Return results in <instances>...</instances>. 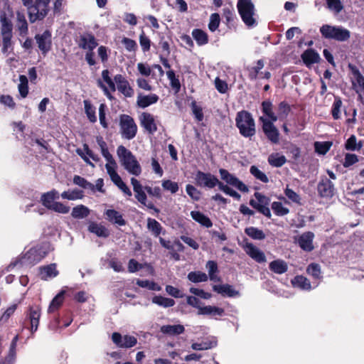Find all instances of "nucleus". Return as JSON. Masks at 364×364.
<instances>
[{"label":"nucleus","mask_w":364,"mask_h":364,"mask_svg":"<svg viewBox=\"0 0 364 364\" xmlns=\"http://www.w3.org/2000/svg\"><path fill=\"white\" fill-rule=\"evenodd\" d=\"M53 250L49 242H42L31 247L25 255L11 262L7 267L11 270L18 264L33 266L42 260Z\"/></svg>","instance_id":"obj_1"},{"label":"nucleus","mask_w":364,"mask_h":364,"mask_svg":"<svg viewBox=\"0 0 364 364\" xmlns=\"http://www.w3.org/2000/svg\"><path fill=\"white\" fill-rule=\"evenodd\" d=\"M194 179L196 184L198 186L213 188L218 186L220 191L232 197L235 200H240L241 198L240 194L228 186L225 185L223 182L220 181L215 176L210 173H204L201 171H198L195 174Z\"/></svg>","instance_id":"obj_2"},{"label":"nucleus","mask_w":364,"mask_h":364,"mask_svg":"<svg viewBox=\"0 0 364 364\" xmlns=\"http://www.w3.org/2000/svg\"><path fill=\"white\" fill-rule=\"evenodd\" d=\"M235 124L240 134L245 138H251L256 134L255 119L250 112L242 110L237 113Z\"/></svg>","instance_id":"obj_3"},{"label":"nucleus","mask_w":364,"mask_h":364,"mask_svg":"<svg viewBox=\"0 0 364 364\" xmlns=\"http://www.w3.org/2000/svg\"><path fill=\"white\" fill-rule=\"evenodd\" d=\"M117 154L123 167L131 174L139 176L141 167L132 152L123 145L117 147Z\"/></svg>","instance_id":"obj_4"},{"label":"nucleus","mask_w":364,"mask_h":364,"mask_svg":"<svg viewBox=\"0 0 364 364\" xmlns=\"http://www.w3.org/2000/svg\"><path fill=\"white\" fill-rule=\"evenodd\" d=\"M321 36L325 39H333L337 41H346L350 37V32L341 26L323 24L320 28Z\"/></svg>","instance_id":"obj_5"},{"label":"nucleus","mask_w":364,"mask_h":364,"mask_svg":"<svg viewBox=\"0 0 364 364\" xmlns=\"http://www.w3.org/2000/svg\"><path fill=\"white\" fill-rule=\"evenodd\" d=\"M0 22L1 35L2 36L1 52L6 53L9 48H12L13 23L11 20L7 17L6 13L1 14Z\"/></svg>","instance_id":"obj_6"},{"label":"nucleus","mask_w":364,"mask_h":364,"mask_svg":"<svg viewBox=\"0 0 364 364\" xmlns=\"http://www.w3.org/2000/svg\"><path fill=\"white\" fill-rule=\"evenodd\" d=\"M237 9L244 23L252 27L256 25V20L254 18L255 8L252 0H237Z\"/></svg>","instance_id":"obj_7"},{"label":"nucleus","mask_w":364,"mask_h":364,"mask_svg":"<svg viewBox=\"0 0 364 364\" xmlns=\"http://www.w3.org/2000/svg\"><path fill=\"white\" fill-rule=\"evenodd\" d=\"M119 125L123 138L131 140L136 136L138 128L132 117L126 114H121Z\"/></svg>","instance_id":"obj_8"},{"label":"nucleus","mask_w":364,"mask_h":364,"mask_svg":"<svg viewBox=\"0 0 364 364\" xmlns=\"http://www.w3.org/2000/svg\"><path fill=\"white\" fill-rule=\"evenodd\" d=\"M259 120L262 122V129L267 139L272 144H279L280 133L279 129L274 124V122L270 121L264 117H260Z\"/></svg>","instance_id":"obj_9"},{"label":"nucleus","mask_w":364,"mask_h":364,"mask_svg":"<svg viewBox=\"0 0 364 364\" xmlns=\"http://www.w3.org/2000/svg\"><path fill=\"white\" fill-rule=\"evenodd\" d=\"M254 196L257 200L251 199L250 200V205L266 217L270 218L271 212L268 207L270 202L269 198L259 192H255Z\"/></svg>","instance_id":"obj_10"},{"label":"nucleus","mask_w":364,"mask_h":364,"mask_svg":"<svg viewBox=\"0 0 364 364\" xmlns=\"http://www.w3.org/2000/svg\"><path fill=\"white\" fill-rule=\"evenodd\" d=\"M50 0H36L35 4L32 6V10L29 13L31 22L33 23L36 20L43 19L49 11Z\"/></svg>","instance_id":"obj_11"},{"label":"nucleus","mask_w":364,"mask_h":364,"mask_svg":"<svg viewBox=\"0 0 364 364\" xmlns=\"http://www.w3.org/2000/svg\"><path fill=\"white\" fill-rule=\"evenodd\" d=\"M219 173L220 178L227 183V186H232L243 193H247L249 191L248 187L237 176L230 173L228 170L225 168H220Z\"/></svg>","instance_id":"obj_12"},{"label":"nucleus","mask_w":364,"mask_h":364,"mask_svg":"<svg viewBox=\"0 0 364 364\" xmlns=\"http://www.w3.org/2000/svg\"><path fill=\"white\" fill-rule=\"evenodd\" d=\"M35 39L38 49L42 55L46 56L52 48V36L48 30H46L41 34H36Z\"/></svg>","instance_id":"obj_13"},{"label":"nucleus","mask_w":364,"mask_h":364,"mask_svg":"<svg viewBox=\"0 0 364 364\" xmlns=\"http://www.w3.org/2000/svg\"><path fill=\"white\" fill-rule=\"evenodd\" d=\"M113 343L119 348H130L137 343L136 337L130 335L122 336L119 333L114 332L112 335Z\"/></svg>","instance_id":"obj_14"},{"label":"nucleus","mask_w":364,"mask_h":364,"mask_svg":"<svg viewBox=\"0 0 364 364\" xmlns=\"http://www.w3.org/2000/svg\"><path fill=\"white\" fill-rule=\"evenodd\" d=\"M317 191L322 198H332L335 192L334 184L329 178L322 177L318 183Z\"/></svg>","instance_id":"obj_15"},{"label":"nucleus","mask_w":364,"mask_h":364,"mask_svg":"<svg viewBox=\"0 0 364 364\" xmlns=\"http://www.w3.org/2000/svg\"><path fill=\"white\" fill-rule=\"evenodd\" d=\"M243 242V248L247 255H248L252 259L258 263H264L266 262V257L264 253L258 247L255 246L252 243L248 242L245 239Z\"/></svg>","instance_id":"obj_16"},{"label":"nucleus","mask_w":364,"mask_h":364,"mask_svg":"<svg viewBox=\"0 0 364 364\" xmlns=\"http://www.w3.org/2000/svg\"><path fill=\"white\" fill-rule=\"evenodd\" d=\"M114 80L117 86V90L125 97H132L134 94V89L130 86L128 80L121 74L114 77Z\"/></svg>","instance_id":"obj_17"},{"label":"nucleus","mask_w":364,"mask_h":364,"mask_svg":"<svg viewBox=\"0 0 364 364\" xmlns=\"http://www.w3.org/2000/svg\"><path fill=\"white\" fill-rule=\"evenodd\" d=\"M77 45L82 49L92 51L98 46V43L95 36L87 32L80 36Z\"/></svg>","instance_id":"obj_18"},{"label":"nucleus","mask_w":364,"mask_h":364,"mask_svg":"<svg viewBox=\"0 0 364 364\" xmlns=\"http://www.w3.org/2000/svg\"><path fill=\"white\" fill-rule=\"evenodd\" d=\"M139 119L141 126L149 134H154L157 131V126L155 123L154 117L151 114L143 112Z\"/></svg>","instance_id":"obj_19"},{"label":"nucleus","mask_w":364,"mask_h":364,"mask_svg":"<svg viewBox=\"0 0 364 364\" xmlns=\"http://www.w3.org/2000/svg\"><path fill=\"white\" fill-rule=\"evenodd\" d=\"M314 233L310 231L303 233L299 237L297 240L299 247L306 252L312 251L314 250Z\"/></svg>","instance_id":"obj_20"},{"label":"nucleus","mask_w":364,"mask_h":364,"mask_svg":"<svg viewBox=\"0 0 364 364\" xmlns=\"http://www.w3.org/2000/svg\"><path fill=\"white\" fill-rule=\"evenodd\" d=\"M214 291L221 294L223 296L235 297L240 296V292L230 284H218L213 287Z\"/></svg>","instance_id":"obj_21"},{"label":"nucleus","mask_w":364,"mask_h":364,"mask_svg":"<svg viewBox=\"0 0 364 364\" xmlns=\"http://www.w3.org/2000/svg\"><path fill=\"white\" fill-rule=\"evenodd\" d=\"M59 272L56 269V264L52 263L48 265L39 267V274L41 279L47 280L49 278H54L58 275Z\"/></svg>","instance_id":"obj_22"},{"label":"nucleus","mask_w":364,"mask_h":364,"mask_svg":"<svg viewBox=\"0 0 364 364\" xmlns=\"http://www.w3.org/2000/svg\"><path fill=\"white\" fill-rule=\"evenodd\" d=\"M59 198L58 191L55 189L44 193L41 195V202L43 206L50 210L55 200Z\"/></svg>","instance_id":"obj_23"},{"label":"nucleus","mask_w":364,"mask_h":364,"mask_svg":"<svg viewBox=\"0 0 364 364\" xmlns=\"http://www.w3.org/2000/svg\"><path fill=\"white\" fill-rule=\"evenodd\" d=\"M27 316L30 320L31 332L33 333L37 331L38 327L41 316L40 308L38 306L31 307Z\"/></svg>","instance_id":"obj_24"},{"label":"nucleus","mask_w":364,"mask_h":364,"mask_svg":"<svg viewBox=\"0 0 364 364\" xmlns=\"http://www.w3.org/2000/svg\"><path fill=\"white\" fill-rule=\"evenodd\" d=\"M159 97L156 94H150L147 95H143L139 94L137 97V105L141 108H146L153 104L158 102Z\"/></svg>","instance_id":"obj_25"},{"label":"nucleus","mask_w":364,"mask_h":364,"mask_svg":"<svg viewBox=\"0 0 364 364\" xmlns=\"http://www.w3.org/2000/svg\"><path fill=\"white\" fill-rule=\"evenodd\" d=\"M301 59L306 66L318 63L320 60L319 54L314 49L309 48L301 54Z\"/></svg>","instance_id":"obj_26"},{"label":"nucleus","mask_w":364,"mask_h":364,"mask_svg":"<svg viewBox=\"0 0 364 364\" xmlns=\"http://www.w3.org/2000/svg\"><path fill=\"white\" fill-rule=\"evenodd\" d=\"M131 183L133 186V190L135 192V197L139 203L146 205V195L143 191L142 186L135 178H131Z\"/></svg>","instance_id":"obj_27"},{"label":"nucleus","mask_w":364,"mask_h":364,"mask_svg":"<svg viewBox=\"0 0 364 364\" xmlns=\"http://www.w3.org/2000/svg\"><path fill=\"white\" fill-rule=\"evenodd\" d=\"M105 214L107 219L114 224L122 226L126 223L122 214L114 209H108L106 210Z\"/></svg>","instance_id":"obj_28"},{"label":"nucleus","mask_w":364,"mask_h":364,"mask_svg":"<svg viewBox=\"0 0 364 364\" xmlns=\"http://www.w3.org/2000/svg\"><path fill=\"white\" fill-rule=\"evenodd\" d=\"M225 311L223 308L215 306H205L199 308L198 314L206 315L210 316H223Z\"/></svg>","instance_id":"obj_29"},{"label":"nucleus","mask_w":364,"mask_h":364,"mask_svg":"<svg viewBox=\"0 0 364 364\" xmlns=\"http://www.w3.org/2000/svg\"><path fill=\"white\" fill-rule=\"evenodd\" d=\"M185 328L183 325H164L161 327V332L169 336H178L183 333Z\"/></svg>","instance_id":"obj_30"},{"label":"nucleus","mask_w":364,"mask_h":364,"mask_svg":"<svg viewBox=\"0 0 364 364\" xmlns=\"http://www.w3.org/2000/svg\"><path fill=\"white\" fill-rule=\"evenodd\" d=\"M291 284L294 287H297L302 290H310L311 289L309 280L302 275L294 277L291 280Z\"/></svg>","instance_id":"obj_31"},{"label":"nucleus","mask_w":364,"mask_h":364,"mask_svg":"<svg viewBox=\"0 0 364 364\" xmlns=\"http://www.w3.org/2000/svg\"><path fill=\"white\" fill-rule=\"evenodd\" d=\"M191 215L195 221L198 222L202 226L205 228L212 227L213 224L210 219L203 213L200 211H191Z\"/></svg>","instance_id":"obj_32"},{"label":"nucleus","mask_w":364,"mask_h":364,"mask_svg":"<svg viewBox=\"0 0 364 364\" xmlns=\"http://www.w3.org/2000/svg\"><path fill=\"white\" fill-rule=\"evenodd\" d=\"M192 36L199 46L207 44L209 41L207 33L200 28L193 29Z\"/></svg>","instance_id":"obj_33"},{"label":"nucleus","mask_w":364,"mask_h":364,"mask_svg":"<svg viewBox=\"0 0 364 364\" xmlns=\"http://www.w3.org/2000/svg\"><path fill=\"white\" fill-rule=\"evenodd\" d=\"M268 163L273 167H282L287 163V159L284 155H280L279 153H272L268 157Z\"/></svg>","instance_id":"obj_34"},{"label":"nucleus","mask_w":364,"mask_h":364,"mask_svg":"<svg viewBox=\"0 0 364 364\" xmlns=\"http://www.w3.org/2000/svg\"><path fill=\"white\" fill-rule=\"evenodd\" d=\"M269 267L271 271L279 274L286 272L288 269L287 263L281 259H277L271 262Z\"/></svg>","instance_id":"obj_35"},{"label":"nucleus","mask_w":364,"mask_h":364,"mask_svg":"<svg viewBox=\"0 0 364 364\" xmlns=\"http://www.w3.org/2000/svg\"><path fill=\"white\" fill-rule=\"evenodd\" d=\"M90 209L84 205H78L72 210L71 215L76 219H82L89 215Z\"/></svg>","instance_id":"obj_36"},{"label":"nucleus","mask_w":364,"mask_h":364,"mask_svg":"<svg viewBox=\"0 0 364 364\" xmlns=\"http://www.w3.org/2000/svg\"><path fill=\"white\" fill-rule=\"evenodd\" d=\"M262 111L264 115L268 117L270 121L276 122L277 117L273 112V105L271 101L265 100L262 102Z\"/></svg>","instance_id":"obj_37"},{"label":"nucleus","mask_w":364,"mask_h":364,"mask_svg":"<svg viewBox=\"0 0 364 364\" xmlns=\"http://www.w3.org/2000/svg\"><path fill=\"white\" fill-rule=\"evenodd\" d=\"M206 268L208 270V276L211 281L220 282V277L217 276L218 273V267L216 262L213 260H209L206 263Z\"/></svg>","instance_id":"obj_38"},{"label":"nucleus","mask_w":364,"mask_h":364,"mask_svg":"<svg viewBox=\"0 0 364 364\" xmlns=\"http://www.w3.org/2000/svg\"><path fill=\"white\" fill-rule=\"evenodd\" d=\"M85 112L89 121L92 123L97 122L96 108L91 104L90 101L85 100L83 101Z\"/></svg>","instance_id":"obj_39"},{"label":"nucleus","mask_w":364,"mask_h":364,"mask_svg":"<svg viewBox=\"0 0 364 364\" xmlns=\"http://www.w3.org/2000/svg\"><path fill=\"white\" fill-rule=\"evenodd\" d=\"M264 63L262 59L257 61L256 65L248 68V77L251 80H255L258 77L261 73V70L264 68Z\"/></svg>","instance_id":"obj_40"},{"label":"nucleus","mask_w":364,"mask_h":364,"mask_svg":"<svg viewBox=\"0 0 364 364\" xmlns=\"http://www.w3.org/2000/svg\"><path fill=\"white\" fill-rule=\"evenodd\" d=\"M65 291L62 290L60 291L51 301L48 311V313H53L55 311L61 306L64 299Z\"/></svg>","instance_id":"obj_41"},{"label":"nucleus","mask_w":364,"mask_h":364,"mask_svg":"<svg viewBox=\"0 0 364 364\" xmlns=\"http://www.w3.org/2000/svg\"><path fill=\"white\" fill-rule=\"evenodd\" d=\"M187 278L193 283L206 282L208 279V275L200 271H193L188 274Z\"/></svg>","instance_id":"obj_42"},{"label":"nucleus","mask_w":364,"mask_h":364,"mask_svg":"<svg viewBox=\"0 0 364 364\" xmlns=\"http://www.w3.org/2000/svg\"><path fill=\"white\" fill-rule=\"evenodd\" d=\"M61 197L63 199L70 200H75L77 199H82L84 197L83 191L78 189L68 190L61 193Z\"/></svg>","instance_id":"obj_43"},{"label":"nucleus","mask_w":364,"mask_h":364,"mask_svg":"<svg viewBox=\"0 0 364 364\" xmlns=\"http://www.w3.org/2000/svg\"><path fill=\"white\" fill-rule=\"evenodd\" d=\"M152 302L164 308L173 306L175 301L173 299L164 297L162 296H155L152 299Z\"/></svg>","instance_id":"obj_44"},{"label":"nucleus","mask_w":364,"mask_h":364,"mask_svg":"<svg viewBox=\"0 0 364 364\" xmlns=\"http://www.w3.org/2000/svg\"><path fill=\"white\" fill-rule=\"evenodd\" d=\"M105 168L107 170V173L109 174L110 179L114 183L115 186L119 185L121 183L123 182L122 178L115 171L114 166H111L109 164H106Z\"/></svg>","instance_id":"obj_45"},{"label":"nucleus","mask_w":364,"mask_h":364,"mask_svg":"<svg viewBox=\"0 0 364 364\" xmlns=\"http://www.w3.org/2000/svg\"><path fill=\"white\" fill-rule=\"evenodd\" d=\"M168 79L170 80L171 87L178 93L181 90V82L178 78L176 76L175 72L173 70H169L166 72Z\"/></svg>","instance_id":"obj_46"},{"label":"nucleus","mask_w":364,"mask_h":364,"mask_svg":"<svg viewBox=\"0 0 364 364\" xmlns=\"http://www.w3.org/2000/svg\"><path fill=\"white\" fill-rule=\"evenodd\" d=\"M342 107V100L340 97L336 96L331 108V114L334 119L341 118V111Z\"/></svg>","instance_id":"obj_47"},{"label":"nucleus","mask_w":364,"mask_h":364,"mask_svg":"<svg viewBox=\"0 0 364 364\" xmlns=\"http://www.w3.org/2000/svg\"><path fill=\"white\" fill-rule=\"evenodd\" d=\"M217 346V341H208L201 343H194L191 345V348L195 350H203L211 349Z\"/></svg>","instance_id":"obj_48"},{"label":"nucleus","mask_w":364,"mask_h":364,"mask_svg":"<svg viewBox=\"0 0 364 364\" xmlns=\"http://www.w3.org/2000/svg\"><path fill=\"white\" fill-rule=\"evenodd\" d=\"M17 26L20 31L21 35H26L28 33V23L23 14L17 13Z\"/></svg>","instance_id":"obj_49"},{"label":"nucleus","mask_w":364,"mask_h":364,"mask_svg":"<svg viewBox=\"0 0 364 364\" xmlns=\"http://www.w3.org/2000/svg\"><path fill=\"white\" fill-rule=\"evenodd\" d=\"M136 284L142 288H146L149 290L159 291L161 290V287L153 281L137 279Z\"/></svg>","instance_id":"obj_50"},{"label":"nucleus","mask_w":364,"mask_h":364,"mask_svg":"<svg viewBox=\"0 0 364 364\" xmlns=\"http://www.w3.org/2000/svg\"><path fill=\"white\" fill-rule=\"evenodd\" d=\"M19 81L18 91L21 96L25 98L28 94V78L26 75H21L19 76Z\"/></svg>","instance_id":"obj_51"},{"label":"nucleus","mask_w":364,"mask_h":364,"mask_svg":"<svg viewBox=\"0 0 364 364\" xmlns=\"http://www.w3.org/2000/svg\"><path fill=\"white\" fill-rule=\"evenodd\" d=\"M139 41L141 50L144 53L150 50L151 42L144 31H142L139 34Z\"/></svg>","instance_id":"obj_52"},{"label":"nucleus","mask_w":364,"mask_h":364,"mask_svg":"<svg viewBox=\"0 0 364 364\" xmlns=\"http://www.w3.org/2000/svg\"><path fill=\"white\" fill-rule=\"evenodd\" d=\"M362 147V143L360 141L357 144V139L355 135H351L346 141L345 144V148L348 151L359 150Z\"/></svg>","instance_id":"obj_53"},{"label":"nucleus","mask_w":364,"mask_h":364,"mask_svg":"<svg viewBox=\"0 0 364 364\" xmlns=\"http://www.w3.org/2000/svg\"><path fill=\"white\" fill-rule=\"evenodd\" d=\"M73 183L75 185H77L84 189H93L94 188V184L87 181L85 178H83L80 176H78V175L74 176Z\"/></svg>","instance_id":"obj_54"},{"label":"nucleus","mask_w":364,"mask_h":364,"mask_svg":"<svg viewBox=\"0 0 364 364\" xmlns=\"http://www.w3.org/2000/svg\"><path fill=\"white\" fill-rule=\"evenodd\" d=\"M272 209L278 216H284L289 213V208L284 207L281 202L274 201L272 203Z\"/></svg>","instance_id":"obj_55"},{"label":"nucleus","mask_w":364,"mask_h":364,"mask_svg":"<svg viewBox=\"0 0 364 364\" xmlns=\"http://www.w3.org/2000/svg\"><path fill=\"white\" fill-rule=\"evenodd\" d=\"M250 173L257 179L263 183H268L269 178L267 175L260 171L256 166H252L250 168Z\"/></svg>","instance_id":"obj_56"},{"label":"nucleus","mask_w":364,"mask_h":364,"mask_svg":"<svg viewBox=\"0 0 364 364\" xmlns=\"http://www.w3.org/2000/svg\"><path fill=\"white\" fill-rule=\"evenodd\" d=\"M122 43L124 45L125 49L129 52L135 53L138 49L136 42L129 38L124 37L122 39Z\"/></svg>","instance_id":"obj_57"},{"label":"nucleus","mask_w":364,"mask_h":364,"mask_svg":"<svg viewBox=\"0 0 364 364\" xmlns=\"http://www.w3.org/2000/svg\"><path fill=\"white\" fill-rule=\"evenodd\" d=\"M306 272L314 279H320L321 277L320 265L316 263L310 264L307 267Z\"/></svg>","instance_id":"obj_58"},{"label":"nucleus","mask_w":364,"mask_h":364,"mask_svg":"<svg viewBox=\"0 0 364 364\" xmlns=\"http://www.w3.org/2000/svg\"><path fill=\"white\" fill-rule=\"evenodd\" d=\"M220 18L218 13H213L210 15V22L208 23V28L210 31L214 32L216 31L220 25Z\"/></svg>","instance_id":"obj_59"},{"label":"nucleus","mask_w":364,"mask_h":364,"mask_svg":"<svg viewBox=\"0 0 364 364\" xmlns=\"http://www.w3.org/2000/svg\"><path fill=\"white\" fill-rule=\"evenodd\" d=\"M328 8L338 14L343 9V5L341 0H326Z\"/></svg>","instance_id":"obj_60"},{"label":"nucleus","mask_w":364,"mask_h":364,"mask_svg":"<svg viewBox=\"0 0 364 364\" xmlns=\"http://www.w3.org/2000/svg\"><path fill=\"white\" fill-rule=\"evenodd\" d=\"M186 191L187 194L196 201H198L200 198L201 192L198 191L195 186L191 184H188L186 186Z\"/></svg>","instance_id":"obj_61"},{"label":"nucleus","mask_w":364,"mask_h":364,"mask_svg":"<svg viewBox=\"0 0 364 364\" xmlns=\"http://www.w3.org/2000/svg\"><path fill=\"white\" fill-rule=\"evenodd\" d=\"M331 143L328 141L319 142L314 144L315 150L320 154H326L330 149Z\"/></svg>","instance_id":"obj_62"},{"label":"nucleus","mask_w":364,"mask_h":364,"mask_svg":"<svg viewBox=\"0 0 364 364\" xmlns=\"http://www.w3.org/2000/svg\"><path fill=\"white\" fill-rule=\"evenodd\" d=\"M245 233L254 240H262L265 234L260 229H245Z\"/></svg>","instance_id":"obj_63"},{"label":"nucleus","mask_w":364,"mask_h":364,"mask_svg":"<svg viewBox=\"0 0 364 364\" xmlns=\"http://www.w3.org/2000/svg\"><path fill=\"white\" fill-rule=\"evenodd\" d=\"M162 187L166 190L169 191L171 193H176L178 191V184L175 181H172L171 180H164L162 181Z\"/></svg>","instance_id":"obj_64"}]
</instances>
